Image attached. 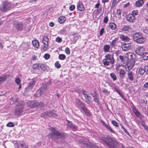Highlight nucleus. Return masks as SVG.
<instances>
[{
    "mask_svg": "<svg viewBox=\"0 0 148 148\" xmlns=\"http://www.w3.org/2000/svg\"><path fill=\"white\" fill-rule=\"evenodd\" d=\"M82 107L81 109L85 113V114L88 116L90 115V114L89 110L84 106Z\"/></svg>",
    "mask_w": 148,
    "mask_h": 148,
    "instance_id": "nucleus-28",
    "label": "nucleus"
},
{
    "mask_svg": "<svg viewBox=\"0 0 148 148\" xmlns=\"http://www.w3.org/2000/svg\"><path fill=\"white\" fill-rule=\"evenodd\" d=\"M79 142L85 147L89 148H98V146L90 141L86 138H81L79 140Z\"/></svg>",
    "mask_w": 148,
    "mask_h": 148,
    "instance_id": "nucleus-5",
    "label": "nucleus"
},
{
    "mask_svg": "<svg viewBox=\"0 0 148 148\" xmlns=\"http://www.w3.org/2000/svg\"><path fill=\"white\" fill-rule=\"evenodd\" d=\"M126 18L128 22L131 23L134 22L136 19L135 17L131 14H128L126 16Z\"/></svg>",
    "mask_w": 148,
    "mask_h": 148,
    "instance_id": "nucleus-18",
    "label": "nucleus"
},
{
    "mask_svg": "<svg viewBox=\"0 0 148 148\" xmlns=\"http://www.w3.org/2000/svg\"><path fill=\"white\" fill-rule=\"evenodd\" d=\"M24 106L25 103L23 101H22L17 103L16 108L14 112L15 116H19L22 114Z\"/></svg>",
    "mask_w": 148,
    "mask_h": 148,
    "instance_id": "nucleus-4",
    "label": "nucleus"
},
{
    "mask_svg": "<svg viewBox=\"0 0 148 148\" xmlns=\"http://www.w3.org/2000/svg\"><path fill=\"white\" fill-rule=\"evenodd\" d=\"M123 51H126L129 50L131 47L130 43H124L121 45Z\"/></svg>",
    "mask_w": 148,
    "mask_h": 148,
    "instance_id": "nucleus-20",
    "label": "nucleus"
},
{
    "mask_svg": "<svg viewBox=\"0 0 148 148\" xmlns=\"http://www.w3.org/2000/svg\"><path fill=\"white\" fill-rule=\"evenodd\" d=\"M135 63V60L132 58L128 62H127V64L125 65L126 70L127 71H129L134 66Z\"/></svg>",
    "mask_w": 148,
    "mask_h": 148,
    "instance_id": "nucleus-12",
    "label": "nucleus"
},
{
    "mask_svg": "<svg viewBox=\"0 0 148 148\" xmlns=\"http://www.w3.org/2000/svg\"><path fill=\"white\" fill-rule=\"evenodd\" d=\"M126 72L123 69H121L119 73V77L121 79H123L126 74Z\"/></svg>",
    "mask_w": 148,
    "mask_h": 148,
    "instance_id": "nucleus-24",
    "label": "nucleus"
},
{
    "mask_svg": "<svg viewBox=\"0 0 148 148\" xmlns=\"http://www.w3.org/2000/svg\"><path fill=\"white\" fill-rule=\"evenodd\" d=\"M133 112L135 114H136L138 112V110L136 109V108H134L132 109Z\"/></svg>",
    "mask_w": 148,
    "mask_h": 148,
    "instance_id": "nucleus-63",
    "label": "nucleus"
},
{
    "mask_svg": "<svg viewBox=\"0 0 148 148\" xmlns=\"http://www.w3.org/2000/svg\"><path fill=\"white\" fill-rule=\"evenodd\" d=\"M143 3L144 1L143 0H138L136 2L135 5L136 7H139L141 6Z\"/></svg>",
    "mask_w": 148,
    "mask_h": 148,
    "instance_id": "nucleus-25",
    "label": "nucleus"
},
{
    "mask_svg": "<svg viewBox=\"0 0 148 148\" xmlns=\"http://www.w3.org/2000/svg\"><path fill=\"white\" fill-rule=\"evenodd\" d=\"M132 56L133 55L132 53L130 52L126 53L125 56H119V58L122 62L125 63L127 62L129 59H131Z\"/></svg>",
    "mask_w": 148,
    "mask_h": 148,
    "instance_id": "nucleus-9",
    "label": "nucleus"
},
{
    "mask_svg": "<svg viewBox=\"0 0 148 148\" xmlns=\"http://www.w3.org/2000/svg\"><path fill=\"white\" fill-rule=\"evenodd\" d=\"M142 58L145 60H148V53H143L142 55L140 56Z\"/></svg>",
    "mask_w": 148,
    "mask_h": 148,
    "instance_id": "nucleus-35",
    "label": "nucleus"
},
{
    "mask_svg": "<svg viewBox=\"0 0 148 148\" xmlns=\"http://www.w3.org/2000/svg\"><path fill=\"white\" fill-rule=\"evenodd\" d=\"M75 8V6L74 5H72L69 7V9L71 11L73 10Z\"/></svg>",
    "mask_w": 148,
    "mask_h": 148,
    "instance_id": "nucleus-59",
    "label": "nucleus"
},
{
    "mask_svg": "<svg viewBox=\"0 0 148 148\" xmlns=\"http://www.w3.org/2000/svg\"><path fill=\"white\" fill-rule=\"evenodd\" d=\"M127 75L130 81H133L134 80V77L133 73L131 71H128Z\"/></svg>",
    "mask_w": 148,
    "mask_h": 148,
    "instance_id": "nucleus-29",
    "label": "nucleus"
},
{
    "mask_svg": "<svg viewBox=\"0 0 148 148\" xmlns=\"http://www.w3.org/2000/svg\"><path fill=\"white\" fill-rule=\"evenodd\" d=\"M105 142L107 146L110 148H116L118 145V142L115 138L110 135L107 136Z\"/></svg>",
    "mask_w": 148,
    "mask_h": 148,
    "instance_id": "nucleus-1",
    "label": "nucleus"
},
{
    "mask_svg": "<svg viewBox=\"0 0 148 148\" xmlns=\"http://www.w3.org/2000/svg\"><path fill=\"white\" fill-rule=\"evenodd\" d=\"M122 13V10L120 9H118L117 10L116 13L117 15L120 16Z\"/></svg>",
    "mask_w": 148,
    "mask_h": 148,
    "instance_id": "nucleus-56",
    "label": "nucleus"
},
{
    "mask_svg": "<svg viewBox=\"0 0 148 148\" xmlns=\"http://www.w3.org/2000/svg\"><path fill=\"white\" fill-rule=\"evenodd\" d=\"M12 4L7 1H3L0 5V10L2 12H5L10 10L12 8Z\"/></svg>",
    "mask_w": 148,
    "mask_h": 148,
    "instance_id": "nucleus-6",
    "label": "nucleus"
},
{
    "mask_svg": "<svg viewBox=\"0 0 148 148\" xmlns=\"http://www.w3.org/2000/svg\"><path fill=\"white\" fill-rule=\"evenodd\" d=\"M6 125L7 127H12L14 126V125L12 122H10L8 123Z\"/></svg>",
    "mask_w": 148,
    "mask_h": 148,
    "instance_id": "nucleus-53",
    "label": "nucleus"
},
{
    "mask_svg": "<svg viewBox=\"0 0 148 148\" xmlns=\"http://www.w3.org/2000/svg\"><path fill=\"white\" fill-rule=\"evenodd\" d=\"M82 92L85 97L86 102L88 104L90 103L91 102V98L90 93L84 90L82 91Z\"/></svg>",
    "mask_w": 148,
    "mask_h": 148,
    "instance_id": "nucleus-11",
    "label": "nucleus"
},
{
    "mask_svg": "<svg viewBox=\"0 0 148 148\" xmlns=\"http://www.w3.org/2000/svg\"><path fill=\"white\" fill-rule=\"evenodd\" d=\"M35 102L33 101H28L27 102V104L28 106L31 108H35Z\"/></svg>",
    "mask_w": 148,
    "mask_h": 148,
    "instance_id": "nucleus-27",
    "label": "nucleus"
},
{
    "mask_svg": "<svg viewBox=\"0 0 148 148\" xmlns=\"http://www.w3.org/2000/svg\"><path fill=\"white\" fill-rule=\"evenodd\" d=\"M32 43L33 46L35 48H38L39 47V42L37 40H33Z\"/></svg>",
    "mask_w": 148,
    "mask_h": 148,
    "instance_id": "nucleus-26",
    "label": "nucleus"
},
{
    "mask_svg": "<svg viewBox=\"0 0 148 148\" xmlns=\"http://www.w3.org/2000/svg\"><path fill=\"white\" fill-rule=\"evenodd\" d=\"M94 100L97 104H99V98L97 96L94 98Z\"/></svg>",
    "mask_w": 148,
    "mask_h": 148,
    "instance_id": "nucleus-48",
    "label": "nucleus"
},
{
    "mask_svg": "<svg viewBox=\"0 0 148 148\" xmlns=\"http://www.w3.org/2000/svg\"><path fill=\"white\" fill-rule=\"evenodd\" d=\"M138 13V10H133L131 14L134 16L137 15Z\"/></svg>",
    "mask_w": 148,
    "mask_h": 148,
    "instance_id": "nucleus-42",
    "label": "nucleus"
},
{
    "mask_svg": "<svg viewBox=\"0 0 148 148\" xmlns=\"http://www.w3.org/2000/svg\"><path fill=\"white\" fill-rule=\"evenodd\" d=\"M77 8L80 11H83L85 10L84 7L83 3L81 2L78 3Z\"/></svg>",
    "mask_w": 148,
    "mask_h": 148,
    "instance_id": "nucleus-21",
    "label": "nucleus"
},
{
    "mask_svg": "<svg viewBox=\"0 0 148 148\" xmlns=\"http://www.w3.org/2000/svg\"><path fill=\"white\" fill-rule=\"evenodd\" d=\"M65 52L66 54L68 55L69 54H70V50L69 49L68 47H66L65 49Z\"/></svg>",
    "mask_w": 148,
    "mask_h": 148,
    "instance_id": "nucleus-52",
    "label": "nucleus"
},
{
    "mask_svg": "<svg viewBox=\"0 0 148 148\" xmlns=\"http://www.w3.org/2000/svg\"><path fill=\"white\" fill-rule=\"evenodd\" d=\"M66 20V18L63 16H60L58 19V21L60 23H64Z\"/></svg>",
    "mask_w": 148,
    "mask_h": 148,
    "instance_id": "nucleus-34",
    "label": "nucleus"
},
{
    "mask_svg": "<svg viewBox=\"0 0 148 148\" xmlns=\"http://www.w3.org/2000/svg\"><path fill=\"white\" fill-rule=\"evenodd\" d=\"M145 73V71L144 68H143L142 67H140L138 71V74L140 75H142Z\"/></svg>",
    "mask_w": 148,
    "mask_h": 148,
    "instance_id": "nucleus-37",
    "label": "nucleus"
},
{
    "mask_svg": "<svg viewBox=\"0 0 148 148\" xmlns=\"http://www.w3.org/2000/svg\"><path fill=\"white\" fill-rule=\"evenodd\" d=\"M67 121L68 126L71 128L73 131H75L77 130V127L76 125L72 123L71 121Z\"/></svg>",
    "mask_w": 148,
    "mask_h": 148,
    "instance_id": "nucleus-19",
    "label": "nucleus"
},
{
    "mask_svg": "<svg viewBox=\"0 0 148 148\" xmlns=\"http://www.w3.org/2000/svg\"><path fill=\"white\" fill-rule=\"evenodd\" d=\"M102 92L106 95H108L110 94V92L107 89L105 88H103L102 90Z\"/></svg>",
    "mask_w": 148,
    "mask_h": 148,
    "instance_id": "nucleus-41",
    "label": "nucleus"
},
{
    "mask_svg": "<svg viewBox=\"0 0 148 148\" xmlns=\"http://www.w3.org/2000/svg\"><path fill=\"white\" fill-rule=\"evenodd\" d=\"M50 55L48 53L45 54L44 56V58L46 60L49 59L50 58Z\"/></svg>",
    "mask_w": 148,
    "mask_h": 148,
    "instance_id": "nucleus-51",
    "label": "nucleus"
},
{
    "mask_svg": "<svg viewBox=\"0 0 148 148\" xmlns=\"http://www.w3.org/2000/svg\"><path fill=\"white\" fill-rule=\"evenodd\" d=\"M14 26L16 29L19 31L22 30L23 28V23L18 22H15L14 24Z\"/></svg>",
    "mask_w": 148,
    "mask_h": 148,
    "instance_id": "nucleus-16",
    "label": "nucleus"
},
{
    "mask_svg": "<svg viewBox=\"0 0 148 148\" xmlns=\"http://www.w3.org/2000/svg\"><path fill=\"white\" fill-rule=\"evenodd\" d=\"M143 30V32L145 34H148V27L145 28Z\"/></svg>",
    "mask_w": 148,
    "mask_h": 148,
    "instance_id": "nucleus-57",
    "label": "nucleus"
},
{
    "mask_svg": "<svg viewBox=\"0 0 148 148\" xmlns=\"http://www.w3.org/2000/svg\"><path fill=\"white\" fill-rule=\"evenodd\" d=\"M114 91L116 92L119 94H120V93L121 92L120 90L117 87H114Z\"/></svg>",
    "mask_w": 148,
    "mask_h": 148,
    "instance_id": "nucleus-61",
    "label": "nucleus"
},
{
    "mask_svg": "<svg viewBox=\"0 0 148 148\" xmlns=\"http://www.w3.org/2000/svg\"><path fill=\"white\" fill-rule=\"evenodd\" d=\"M118 42V38H115L113 40L112 42H110V44L112 47H113L116 45L117 43Z\"/></svg>",
    "mask_w": 148,
    "mask_h": 148,
    "instance_id": "nucleus-23",
    "label": "nucleus"
},
{
    "mask_svg": "<svg viewBox=\"0 0 148 148\" xmlns=\"http://www.w3.org/2000/svg\"><path fill=\"white\" fill-rule=\"evenodd\" d=\"M108 21V18L107 16H105L103 20V22L105 23H107Z\"/></svg>",
    "mask_w": 148,
    "mask_h": 148,
    "instance_id": "nucleus-55",
    "label": "nucleus"
},
{
    "mask_svg": "<svg viewBox=\"0 0 148 148\" xmlns=\"http://www.w3.org/2000/svg\"><path fill=\"white\" fill-rule=\"evenodd\" d=\"M58 58L60 60H63L66 58V56L64 54H60L59 55Z\"/></svg>",
    "mask_w": 148,
    "mask_h": 148,
    "instance_id": "nucleus-40",
    "label": "nucleus"
},
{
    "mask_svg": "<svg viewBox=\"0 0 148 148\" xmlns=\"http://www.w3.org/2000/svg\"><path fill=\"white\" fill-rule=\"evenodd\" d=\"M105 32V29L104 28H102L100 31L99 35L100 36H102Z\"/></svg>",
    "mask_w": 148,
    "mask_h": 148,
    "instance_id": "nucleus-50",
    "label": "nucleus"
},
{
    "mask_svg": "<svg viewBox=\"0 0 148 148\" xmlns=\"http://www.w3.org/2000/svg\"><path fill=\"white\" fill-rule=\"evenodd\" d=\"M56 114L54 113L53 111L49 110L42 114L41 115V116L43 118H47L52 116L55 117L56 116Z\"/></svg>",
    "mask_w": 148,
    "mask_h": 148,
    "instance_id": "nucleus-13",
    "label": "nucleus"
},
{
    "mask_svg": "<svg viewBox=\"0 0 148 148\" xmlns=\"http://www.w3.org/2000/svg\"><path fill=\"white\" fill-rule=\"evenodd\" d=\"M76 104L80 106L81 108H82V106H84L82 102L79 99L76 100Z\"/></svg>",
    "mask_w": 148,
    "mask_h": 148,
    "instance_id": "nucleus-38",
    "label": "nucleus"
},
{
    "mask_svg": "<svg viewBox=\"0 0 148 148\" xmlns=\"http://www.w3.org/2000/svg\"><path fill=\"white\" fill-rule=\"evenodd\" d=\"M109 26L111 29L114 30L116 29L117 26L114 23L111 22L110 23Z\"/></svg>",
    "mask_w": 148,
    "mask_h": 148,
    "instance_id": "nucleus-32",
    "label": "nucleus"
},
{
    "mask_svg": "<svg viewBox=\"0 0 148 148\" xmlns=\"http://www.w3.org/2000/svg\"><path fill=\"white\" fill-rule=\"evenodd\" d=\"M62 40L61 38L59 37H57L56 39V41L59 43H60L62 42Z\"/></svg>",
    "mask_w": 148,
    "mask_h": 148,
    "instance_id": "nucleus-54",
    "label": "nucleus"
},
{
    "mask_svg": "<svg viewBox=\"0 0 148 148\" xmlns=\"http://www.w3.org/2000/svg\"><path fill=\"white\" fill-rule=\"evenodd\" d=\"M111 123L113 125L116 127H118L119 126L118 123L114 120H112L111 121Z\"/></svg>",
    "mask_w": 148,
    "mask_h": 148,
    "instance_id": "nucleus-44",
    "label": "nucleus"
},
{
    "mask_svg": "<svg viewBox=\"0 0 148 148\" xmlns=\"http://www.w3.org/2000/svg\"><path fill=\"white\" fill-rule=\"evenodd\" d=\"M43 102H35V108H41L43 106Z\"/></svg>",
    "mask_w": 148,
    "mask_h": 148,
    "instance_id": "nucleus-36",
    "label": "nucleus"
},
{
    "mask_svg": "<svg viewBox=\"0 0 148 148\" xmlns=\"http://www.w3.org/2000/svg\"><path fill=\"white\" fill-rule=\"evenodd\" d=\"M90 95H91L94 98L97 97L96 92H94V93H90Z\"/></svg>",
    "mask_w": 148,
    "mask_h": 148,
    "instance_id": "nucleus-62",
    "label": "nucleus"
},
{
    "mask_svg": "<svg viewBox=\"0 0 148 148\" xmlns=\"http://www.w3.org/2000/svg\"><path fill=\"white\" fill-rule=\"evenodd\" d=\"M15 82L18 85L21 84V80L18 78L16 79Z\"/></svg>",
    "mask_w": 148,
    "mask_h": 148,
    "instance_id": "nucleus-58",
    "label": "nucleus"
},
{
    "mask_svg": "<svg viewBox=\"0 0 148 148\" xmlns=\"http://www.w3.org/2000/svg\"><path fill=\"white\" fill-rule=\"evenodd\" d=\"M144 70L145 73L146 74L148 75V66H145L144 67Z\"/></svg>",
    "mask_w": 148,
    "mask_h": 148,
    "instance_id": "nucleus-60",
    "label": "nucleus"
},
{
    "mask_svg": "<svg viewBox=\"0 0 148 148\" xmlns=\"http://www.w3.org/2000/svg\"><path fill=\"white\" fill-rule=\"evenodd\" d=\"M114 53H109L106 55L105 58L103 60V62L104 65L108 66L111 64L113 66V64L114 62Z\"/></svg>",
    "mask_w": 148,
    "mask_h": 148,
    "instance_id": "nucleus-3",
    "label": "nucleus"
},
{
    "mask_svg": "<svg viewBox=\"0 0 148 148\" xmlns=\"http://www.w3.org/2000/svg\"><path fill=\"white\" fill-rule=\"evenodd\" d=\"M110 76L111 77V78L112 79L113 81H114L116 80V76L115 73H110Z\"/></svg>",
    "mask_w": 148,
    "mask_h": 148,
    "instance_id": "nucleus-39",
    "label": "nucleus"
},
{
    "mask_svg": "<svg viewBox=\"0 0 148 148\" xmlns=\"http://www.w3.org/2000/svg\"><path fill=\"white\" fill-rule=\"evenodd\" d=\"M52 133H49L47 135V136L50 138L52 139L53 137L56 138H62L63 137V134L60 133L58 130H55V128L51 127L50 128Z\"/></svg>",
    "mask_w": 148,
    "mask_h": 148,
    "instance_id": "nucleus-7",
    "label": "nucleus"
},
{
    "mask_svg": "<svg viewBox=\"0 0 148 148\" xmlns=\"http://www.w3.org/2000/svg\"><path fill=\"white\" fill-rule=\"evenodd\" d=\"M40 64H34L32 66V68L34 69H38L39 67Z\"/></svg>",
    "mask_w": 148,
    "mask_h": 148,
    "instance_id": "nucleus-43",
    "label": "nucleus"
},
{
    "mask_svg": "<svg viewBox=\"0 0 148 148\" xmlns=\"http://www.w3.org/2000/svg\"><path fill=\"white\" fill-rule=\"evenodd\" d=\"M40 66L41 69L43 71H45L46 69V67L44 64H40Z\"/></svg>",
    "mask_w": 148,
    "mask_h": 148,
    "instance_id": "nucleus-46",
    "label": "nucleus"
},
{
    "mask_svg": "<svg viewBox=\"0 0 148 148\" xmlns=\"http://www.w3.org/2000/svg\"><path fill=\"white\" fill-rule=\"evenodd\" d=\"M133 38L134 41L138 43H142L145 41L143 35L139 33L134 34L133 35Z\"/></svg>",
    "mask_w": 148,
    "mask_h": 148,
    "instance_id": "nucleus-8",
    "label": "nucleus"
},
{
    "mask_svg": "<svg viewBox=\"0 0 148 148\" xmlns=\"http://www.w3.org/2000/svg\"><path fill=\"white\" fill-rule=\"evenodd\" d=\"M60 32L61 34L65 35L66 33V30L64 28H63L60 30Z\"/></svg>",
    "mask_w": 148,
    "mask_h": 148,
    "instance_id": "nucleus-47",
    "label": "nucleus"
},
{
    "mask_svg": "<svg viewBox=\"0 0 148 148\" xmlns=\"http://www.w3.org/2000/svg\"><path fill=\"white\" fill-rule=\"evenodd\" d=\"M144 51L145 48L143 47L138 46L136 48L135 52L137 54L140 56L142 55Z\"/></svg>",
    "mask_w": 148,
    "mask_h": 148,
    "instance_id": "nucleus-14",
    "label": "nucleus"
},
{
    "mask_svg": "<svg viewBox=\"0 0 148 148\" xmlns=\"http://www.w3.org/2000/svg\"><path fill=\"white\" fill-rule=\"evenodd\" d=\"M142 126L144 127V129L148 132V127L146 125H142Z\"/></svg>",
    "mask_w": 148,
    "mask_h": 148,
    "instance_id": "nucleus-64",
    "label": "nucleus"
},
{
    "mask_svg": "<svg viewBox=\"0 0 148 148\" xmlns=\"http://www.w3.org/2000/svg\"><path fill=\"white\" fill-rule=\"evenodd\" d=\"M101 123L105 126L106 129L109 130L111 132L115 133V132L112 130L111 127L109 125H108L103 120H101L100 121Z\"/></svg>",
    "mask_w": 148,
    "mask_h": 148,
    "instance_id": "nucleus-15",
    "label": "nucleus"
},
{
    "mask_svg": "<svg viewBox=\"0 0 148 148\" xmlns=\"http://www.w3.org/2000/svg\"><path fill=\"white\" fill-rule=\"evenodd\" d=\"M42 43L43 44L42 50L45 51L48 49L49 47V40L47 36H44L42 39Z\"/></svg>",
    "mask_w": 148,
    "mask_h": 148,
    "instance_id": "nucleus-10",
    "label": "nucleus"
},
{
    "mask_svg": "<svg viewBox=\"0 0 148 148\" xmlns=\"http://www.w3.org/2000/svg\"><path fill=\"white\" fill-rule=\"evenodd\" d=\"M18 146L19 148H28L23 143L18 144Z\"/></svg>",
    "mask_w": 148,
    "mask_h": 148,
    "instance_id": "nucleus-45",
    "label": "nucleus"
},
{
    "mask_svg": "<svg viewBox=\"0 0 148 148\" xmlns=\"http://www.w3.org/2000/svg\"><path fill=\"white\" fill-rule=\"evenodd\" d=\"M35 81L34 80H32L31 81H30L28 86V88L30 89H32L35 85Z\"/></svg>",
    "mask_w": 148,
    "mask_h": 148,
    "instance_id": "nucleus-22",
    "label": "nucleus"
},
{
    "mask_svg": "<svg viewBox=\"0 0 148 148\" xmlns=\"http://www.w3.org/2000/svg\"><path fill=\"white\" fill-rule=\"evenodd\" d=\"M110 48V46L108 45H104L103 47V49L105 52H110L109 50Z\"/></svg>",
    "mask_w": 148,
    "mask_h": 148,
    "instance_id": "nucleus-31",
    "label": "nucleus"
},
{
    "mask_svg": "<svg viewBox=\"0 0 148 148\" xmlns=\"http://www.w3.org/2000/svg\"><path fill=\"white\" fill-rule=\"evenodd\" d=\"M55 67L57 68H60L61 67V65L58 62H57L55 63Z\"/></svg>",
    "mask_w": 148,
    "mask_h": 148,
    "instance_id": "nucleus-49",
    "label": "nucleus"
},
{
    "mask_svg": "<svg viewBox=\"0 0 148 148\" xmlns=\"http://www.w3.org/2000/svg\"><path fill=\"white\" fill-rule=\"evenodd\" d=\"M120 39L122 41H127L129 40V38L127 36H125L123 34H121L119 35Z\"/></svg>",
    "mask_w": 148,
    "mask_h": 148,
    "instance_id": "nucleus-30",
    "label": "nucleus"
},
{
    "mask_svg": "<svg viewBox=\"0 0 148 148\" xmlns=\"http://www.w3.org/2000/svg\"><path fill=\"white\" fill-rule=\"evenodd\" d=\"M9 77V75H4L0 77V82H4L5 80Z\"/></svg>",
    "mask_w": 148,
    "mask_h": 148,
    "instance_id": "nucleus-33",
    "label": "nucleus"
},
{
    "mask_svg": "<svg viewBox=\"0 0 148 148\" xmlns=\"http://www.w3.org/2000/svg\"><path fill=\"white\" fill-rule=\"evenodd\" d=\"M51 84V82L49 81L42 84L41 86L37 90V93L34 94V96L38 97L44 94L48 89Z\"/></svg>",
    "mask_w": 148,
    "mask_h": 148,
    "instance_id": "nucleus-2",
    "label": "nucleus"
},
{
    "mask_svg": "<svg viewBox=\"0 0 148 148\" xmlns=\"http://www.w3.org/2000/svg\"><path fill=\"white\" fill-rule=\"evenodd\" d=\"M132 29L131 26L128 25H124L121 29V32L125 33L130 31Z\"/></svg>",
    "mask_w": 148,
    "mask_h": 148,
    "instance_id": "nucleus-17",
    "label": "nucleus"
}]
</instances>
